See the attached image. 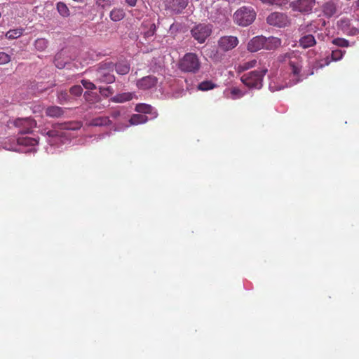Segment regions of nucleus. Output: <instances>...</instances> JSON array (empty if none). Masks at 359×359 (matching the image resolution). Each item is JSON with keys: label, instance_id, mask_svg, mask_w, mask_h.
<instances>
[{"label": "nucleus", "instance_id": "nucleus-18", "mask_svg": "<svg viewBox=\"0 0 359 359\" xmlns=\"http://www.w3.org/2000/svg\"><path fill=\"white\" fill-rule=\"evenodd\" d=\"M322 11L325 16L330 18L337 13V6L334 2L330 1L323 5Z\"/></svg>", "mask_w": 359, "mask_h": 359}, {"label": "nucleus", "instance_id": "nucleus-39", "mask_svg": "<svg viewBox=\"0 0 359 359\" xmlns=\"http://www.w3.org/2000/svg\"><path fill=\"white\" fill-rule=\"evenodd\" d=\"M11 60L10 55L6 53L0 52V65H6Z\"/></svg>", "mask_w": 359, "mask_h": 359}, {"label": "nucleus", "instance_id": "nucleus-30", "mask_svg": "<svg viewBox=\"0 0 359 359\" xmlns=\"http://www.w3.org/2000/svg\"><path fill=\"white\" fill-rule=\"evenodd\" d=\"M35 48L39 51H43L48 46V41L43 38L38 39L34 42Z\"/></svg>", "mask_w": 359, "mask_h": 359}, {"label": "nucleus", "instance_id": "nucleus-16", "mask_svg": "<svg viewBox=\"0 0 359 359\" xmlns=\"http://www.w3.org/2000/svg\"><path fill=\"white\" fill-rule=\"evenodd\" d=\"M65 109L57 106H50L46 108V116L52 118H58L65 114Z\"/></svg>", "mask_w": 359, "mask_h": 359}, {"label": "nucleus", "instance_id": "nucleus-46", "mask_svg": "<svg viewBox=\"0 0 359 359\" xmlns=\"http://www.w3.org/2000/svg\"><path fill=\"white\" fill-rule=\"evenodd\" d=\"M230 3L239 4L242 0H226Z\"/></svg>", "mask_w": 359, "mask_h": 359}, {"label": "nucleus", "instance_id": "nucleus-7", "mask_svg": "<svg viewBox=\"0 0 359 359\" xmlns=\"http://www.w3.org/2000/svg\"><path fill=\"white\" fill-rule=\"evenodd\" d=\"M212 32V25L200 23L194 26L191 31V35L194 39L198 41L201 44L205 43L208 37H209Z\"/></svg>", "mask_w": 359, "mask_h": 359}, {"label": "nucleus", "instance_id": "nucleus-41", "mask_svg": "<svg viewBox=\"0 0 359 359\" xmlns=\"http://www.w3.org/2000/svg\"><path fill=\"white\" fill-rule=\"evenodd\" d=\"M156 31V27L154 23L150 25V27L149 30L146 32H144V36L147 38H149L151 36H154Z\"/></svg>", "mask_w": 359, "mask_h": 359}, {"label": "nucleus", "instance_id": "nucleus-36", "mask_svg": "<svg viewBox=\"0 0 359 359\" xmlns=\"http://www.w3.org/2000/svg\"><path fill=\"white\" fill-rule=\"evenodd\" d=\"M344 53H345V51H343V50H339V49L332 50V52L331 53L332 60H333V61L340 60L342 58Z\"/></svg>", "mask_w": 359, "mask_h": 359}, {"label": "nucleus", "instance_id": "nucleus-34", "mask_svg": "<svg viewBox=\"0 0 359 359\" xmlns=\"http://www.w3.org/2000/svg\"><path fill=\"white\" fill-rule=\"evenodd\" d=\"M22 34V29H11L6 33V36L8 39H14L19 38Z\"/></svg>", "mask_w": 359, "mask_h": 359}, {"label": "nucleus", "instance_id": "nucleus-31", "mask_svg": "<svg viewBox=\"0 0 359 359\" xmlns=\"http://www.w3.org/2000/svg\"><path fill=\"white\" fill-rule=\"evenodd\" d=\"M263 4L282 7L286 5L288 0H259Z\"/></svg>", "mask_w": 359, "mask_h": 359}, {"label": "nucleus", "instance_id": "nucleus-29", "mask_svg": "<svg viewBox=\"0 0 359 359\" xmlns=\"http://www.w3.org/2000/svg\"><path fill=\"white\" fill-rule=\"evenodd\" d=\"M57 98L58 103L60 104H63L71 101V97L69 96L67 90H62L58 92Z\"/></svg>", "mask_w": 359, "mask_h": 359}, {"label": "nucleus", "instance_id": "nucleus-9", "mask_svg": "<svg viewBox=\"0 0 359 359\" xmlns=\"http://www.w3.org/2000/svg\"><path fill=\"white\" fill-rule=\"evenodd\" d=\"M238 44V39L235 36H224L217 42L218 48L223 52H228L235 48Z\"/></svg>", "mask_w": 359, "mask_h": 359}, {"label": "nucleus", "instance_id": "nucleus-38", "mask_svg": "<svg viewBox=\"0 0 359 359\" xmlns=\"http://www.w3.org/2000/svg\"><path fill=\"white\" fill-rule=\"evenodd\" d=\"M83 92V88L81 86H73L69 89V93L72 95H74L76 97L81 96Z\"/></svg>", "mask_w": 359, "mask_h": 359}, {"label": "nucleus", "instance_id": "nucleus-33", "mask_svg": "<svg viewBox=\"0 0 359 359\" xmlns=\"http://www.w3.org/2000/svg\"><path fill=\"white\" fill-rule=\"evenodd\" d=\"M215 85L211 81H204L198 85V89L205 91L214 88Z\"/></svg>", "mask_w": 359, "mask_h": 359}, {"label": "nucleus", "instance_id": "nucleus-19", "mask_svg": "<svg viewBox=\"0 0 359 359\" xmlns=\"http://www.w3.org/2000/svg\"><path fill=\"white\" fill-rule=\"evenodd\" d=\"M281 45V40L279 38L270 36L266 38L264 36V49L274 50Z\"/></svg>", "mask_w": 359, "mask_h": 359}, {"label": "nucleus", "instance_id": "nucleus-44", "mask_svg": "<svg viewBox=\"0 0 359 359\" xmlns=\"http://www.w3.org/2000/svg\"><path fill=\"white\" fill-rule=\"evenodd\" d=\"M126 3L130 7H134L136 5L137 0H126Z\"/></svg>", "mask_w": 359, "mask_h": 359}, {"label": "nucleus", "instance_id": "nucleus-8", "mask_svg": "<svg viewBox=\"0 0 359 359\" xmlns=\"http://www.w3.org/2000/svg\"><path fill=\"white\" fill-rule=\"evenodd\" d=\"M266 22L270 25L283 28L290 25L287 15L283 12L274 11L266 18Z\"/></svg>", "mask_w": 359, "mask_h": 359}, {"label": "nucleus", "instance_id": "nucleus-21", "mask_svg": "<svg viewBox=\"0 0 359 359\" xmlns=\"http://www.w3.org/2000/svg\"><path fill=\"white\" fill-rule=\"evenodd\" d=\"M133 97V94L131 93H123L121 94H117L111 98L113 102L123 103L129 100H131Z\"/></svg>", "mask_w": 359, "mask_h": 359}, {"label": "nucleus", "instance_id": "nucleus-40", "mask_svg": "<svg viewBox=\"0 0 359 359\" xmlns=\"http://www.w3.org/2000/svg\"><path fill=\"white\" fill-rule=\"evenodd\" d=\"M81 84L84 88H86L88 90L96 89V86L89 80H82Z\"/></svg>", "mask_w": 359, "mask_h": 359}, {"label": "nucleus", "instance_id": "nucleus-3", "mask_svg": "<svg viewBox=\"0 0 359 359\" xmlns=\"http://www.w3.org/2000/svg\"><path fill=\"white\" fill-rule=\"evenodd\" d=\"M266 72L267 69L265 67L254 70L242 75L241 81L243 85L248 86L249 88L260 89L263 86V77Z\"/></svg>", "mask_w": 359, "mask_h": 359}, {"label": "nucleus", "instance_id": "nucleus-14", "mask_svg": "<svg viewBox=\"0 0 359 359\" xmlns=\"http://www.w3.org/2000/svg\"><path fill=\"white\" fill-rule=\"evenodd\" d=\"M72 123H55L53 126V129L49 130L46 135L49 137H62V130H74L75 128L71 126Z\"/></svg>", "mask_w": 359, "mask_h": 359}, {"label": "nucleus", "instance_id": "nucleus-47", "mask_svg": "<svg viewBox=\"0 0 359 359\" xmlns=\"http://www.w3.org/2000/svg\"><path fill=\"white\" fill-rule=\"evenodd\" d=\"M73 1H76V2H81V1H83V0H73Z\"/></svg>", "mask_w": 359, "mask_h": 359}, {"label": "nucleus", "instance_id": "nucleus-45", "mask_svg": "<svg viewBox=\"0 0 359 359\" xmlns=\"http://www.w3.org/2000/svg\"><path fill=\"white\" fill-rule=\"evenodd\" d=\"M353 6L357 10H359V0H355L353 2Z\"/></svg>", "mask_w": 359, "mask_h": 359}, {"label": "nucleus", "instance_id": "nucleus-10", "mask_svg": "<svg viewBox=\"0 0 359 359\" xmlns=\"http://www.w3.org/2000/svg\"><path fill=\"white\" fill-rule=\"evenodd\" d=\"M316 0H295L290 3V7L295 12L309 13L315 6Z\"/></svg>", "mask_w": 359, "mask_h": 359}, {"label": "nucleus", "instance_id": "nucleus-15", "mask_svg": "<svg viewBox=\"0 0 359 359\" xmlns=\"http://www.w3.org/2000/svg\"><path fill=\"white\" fill-rule=\"evenodd\" d=\"M264 49V36H257L253 37L248 43V50L252 53Z\"/></svg>", "mask_w": 359, "mask_h": 359}, {"label": "nucleus", "instance_id": "nucleus-32", "mask_svg": "<svg viewBox=\"0 0 359 359\" xmlns=\"http://www.w3.org/2000/svg\"><path fill=\"white\" fill-rule=\"evenodd\" d=\"M54 62L58 69H62L65 67L66 62L63 60V54L62 53L55 55Z\"/></svg>", "mask_w": 359, "mask_h": 359}, {"label": "nucleus", "instance_id": "nucleus-5", "mask_svg": "<svg viewBox=\"0 0 359 359\" xmlns=\"http://www.w3.org/2000/svg\"><path fill=\"white\" fill-rule=\"evenodd\" d=\"M337 27L346 35L356 36L359 33V20L354 18H341L337 21Z\"/></svg>", "mask_w": 359, "mask_h": 359}, {"label": "nucleus", "instance_id": "nucleus-2", "mask_svg": "<svg viewBox=\"0 0 359 359\" xmlns=\"http://www.w3.org/2000/svg\"><path fill=\"white\" fill-rule=\"evenodd\" d=\"M178 68L184 73L195 74L198 73L201 68L200 57L196 53H186L180 59Z\"/></svg>", "mask_w": 359, "mask_h": 359}, {"label": "nucleus", "instance_id": "nucleus-4", "mask_svg": "<svg viewBox=\"0 0 359 359\" xmlns=\"http://www.w3.org/2000/svg\"><path fill=\"white\" fill-rule=\"evenodd\" d=\"M256 13L251 7L243 6L237 10L233 19L240 26L246 27L252 23L255 19Z\"/></svg>", "mask_w": 359, "mask_h": 359}, {"label": "nucleus", "instance_id": "nucleus-12", "mask_svg": "<svg viewBox=\"0 0 359 359\" xmlns=\"http://www.w3.org/2000/svg\"><path fill=\"white\" fill-rule=\"evenodd\" d=\"M189 0H165L166 10L172 13H180L189 4Z\"/></svg>", "mask_w": 359, "mask_h": 359}, {"label": "nucleus", "instance_id": "nucleus-35", "mask_svg": "<svg viewBox=\"0 0 359 359\" xmlns=\"http://www.w3.org/2000/svg\"><path fill=\"white\" fill-rule=\"evenodd\" d=\"M332 44L339 47H348L349 41L344 38H337L332 40Z\"/></svg>", "mask_w": 359, "mask_h": 359}, {"label": "nucleus", "instance_id": "nucleus-6", "mask_svg": "<svg viewBox=\"0 0 359 359\" xmlns=\"http://www.w3.org/2000/svg\"><path fill=\"white\" fill-rule=\"evenodd\" d=\"M114 65L112 62L100 64L95 70V81L107 84L112 83L115 81V76L112 74Z\"/></svg>", "mask_w": 359, "mask_h": 359}, {"label": "nucleus", "instance_id": "nucleus-25", "mask_svg": "<svg viewBox=\"0 0 359 359\" xmlns=\"http://www.w3.org/2000/svg\"><path fill=\"white\" fill-rule=\"evenodd\" d=\"M56 8L59 14L62 17L67 18L69 16V10L65 2L58 1L56 4Z\"/></svg>", "mask_w": 359, "mask_h": 359}, {"label": "nucleus", "instance_id": "nucleus-37", "mask_svg": "<svg viewBox=\"0 0 359 359\" xmlns=\"http://www.w3.org/2000/svg\"><path fill=\"white\" fill-rule=\"evenodd\" d=\"M100 93L103 97H108L114 93V90L111 86L100 87Z\"/></svg>", "mask_w": 359, "mask_h": 359}, {"label": "nucleus", "instance_id": "nucleus-28", "mask_svg": "<svg viewBox=\"0 0 359 359\" xmlns=\"http://www.w3.org/2000/svg\"><path fill=\"white\" fill-rule=\"evenodd\" d=\"M135 111L142 114H151L152 111V107L147 104H137L135 107Z\"/></svg>", "mask_w": 359, "mask_h": 359}, {"label": "nucleus", "instance_id": "nucleus-26", "mask_svg": "<svg viewBox=\"0 0 359 359\" xmlns=\"http://www.w3.org/2000/svg\"><path fill=\"white\" fill-rule=\"evenodd\" d=\"M115 69L118 74L126 75L129 72L130 66L126 62H119L115 65Z\"/></svg>", "mask_w": 359, "mask_h": 359}, {"label": "nucleus", "instance_id": "nucleus-13", "mask_svg": "<svg viewBox=\"0 0 359 359\" xmlns=\"http://www.w3.org/2000/svg\"><path fill=\"white\" fill-rule=\"evenodd\" d=\"M158 78L156 76H146L137 80L136 86L140 90H149L156 87Z\"/></svg>", "mask_w": 359, "mask_h": 359}, {"label": "nucleus", "instance_id": "nucleus-22", "mask_svg": "<svg viewBox=\"0 0 359 359\" xmlns=\"http://www.w3.org/2000/svg\"><path fill=\"white\" fill-rule=\"evenodd\" d=\"M18 143L25 147H34L39 144V140L30 137H21L18 139Z\"/></svg>", "mask_w": 359, "mask_h": 359}, {"label": "nucleus", "instance_id": "nucleus-20", "mask_svg": "<svg viewBox=\"0 0 359 359\" xmlns=\"http://www.w3.org/2000/svg\"><path fill=\"white\" fill-rule=\"evenodd\" d=\"M111 121L107 116H100L92 118L90 121V126L95 127L109 126L111 124Z\"/></svg>", "mask_w": 359, "mask_h": 359}, {"label": "nucleus", "instance_id": "nucleus-24", "mask_svg": "<svg viewBox=\"0 0 359 359\" xmlns=\"http://www.w3.org/2000/svg\"><path fill=\"white\" fill-rule=\"evenodd\" d=\"M110 18L114 22L121 21L125 16V12L121 8H114L110 12Z\"/></svg>", "mask_w": 359, "mask_h": 359}, {"label": "nucleus", "instance_id": "nucleus-1", "mask_svg": "<svg viewBox=\"0 0 359 359\" xmlns=\"http://www.w3.org/2000/svg\"><path fill=\"white\" fill-rule=\"evenodd\" d=\"M277 60L281 63H287L291 74L288 81L285 83V87L293 86L302 80V65H304V58L301 54L297 51H289L286 53H282L278 56Z\"/></svg>", "mask_w": 359, "mask_h": 359}, {"label": "nucleus", "instance_id": "nucleus-17", "mask_svg": "<svg viewBox=\"0 0 359 359\" xmlns=\"http://www.w3.org/2000/svg\"><path fill=\"white\" fill-rule=\"evenodd\" d=\"M316 43L315 36L311 34H306L303 35L299 40V46L304 49L313 47L316 44Z\"/></svg>", "mask_w": 359, "mask_h": 359}, {"label": "nucleus", "instance_id": "nucleus-11", "mask_svg": "<svg viewBox=\"0 0 359 359\" xmlns=\"http://www.w3.org/2000/svg\"><path fill=\"white\" fill-rule=\"evenodd\" d=\"M13 124L15 126L20 128V133H28L32 131L36 123L32 118H18L14 121Z\"/></svg>", "mask_w": 359, "mask_h": 359}, {"label": "nucleus", "instance_id": "nucleus-42", "mask_svg": "<svg viewBox=\"0 0 359 359\" xmlns=\"http://www.w3.org/2000/svg\"><path fill=\"white\" fill-rule=\"evenodd\" d=\"M231 94L233 96H235L237 97H242L245 95L241 89H239L238 88H236V87L231 88Z\"/></svg>", "mask_w": 359, "mask_h": 359}, {"label": "nucleus", "instance_id": "nucleus-23", "mask_svg": "<svg viewBox=\"0 0 359 359\" xmlns=\"http://www.w3.org/2000/svg\"><path fill=\"white\" fill-rule=\"evenodd\" d=\"M148 118L146 115L142 114H133L130 119H129V123H130L133 126H137L138 124L144 123L147 121Z\"/></svg>", "mask_w": 359, "mask_h": 359}, {"label": "nucleus", "instance_id": "nucleus-27", "mask_svg": "<svg viewBox=\"0 0 359 359\" xmlns=\"http://www.w3.org/2000/svg\"><path fill=\"white\" fill-rule=\"evenodd\" d=\"M257 65V61L256 60H252L250 61L246 62L238 66V72H242L246 70H248Z\"/></svg>", "mask_w": 359, "mask_h": 359}, {"label": "nucleus", "instance_id": "nucleus-43", "mask_svg": "<svg viewBox=\"0 0 359 359\" xmlns=\"http://www.w3.org/2000/svg\"><path fill=\"white\" fill-rule=\"evenodd\" d=\"M120 115H121V112H120V111H118V110L113 111L111 114V116L113 118H116L119 117Z\"/></svg>", "mask_w": 359, "mask_h": 359}]
</instances>
